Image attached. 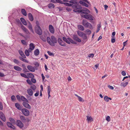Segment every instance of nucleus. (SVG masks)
<instances>
[{
    "mask_svg": "<svg viewBox=\"0 0 130 130\" xmlns=\"http://www.w3.org/2000/svg\"><path fill=\"white\" fill-rule=\"evenodd\" d=\"M21 42L22 43V44L24 45H27V42L24 40H21Z\"/></svg>",
    "mask_w": 130,
    "mask_h": 130,
    "instance_id": "c03bdc74",
    "label": "nucleus"
},
{
    "mask_svg": "<svg viewBox=\"0 0 130 130\" xmlns=\"http://www.w3.org/2000/svg\"><path fill=\"white\" fill-rule=\"evenodd\" d=\"M27 67L28 69L30 71L32 72L35 71V69L32 66L30 65H28Z\"/></svg>",
    "mask_w": 130,
    "mask_h": 130,
    "instance_id": "9b49d317",
    "label": "nucleus"
},
{
    "mask_svg": "<svg viewBox=\"0 0 130 130\" xmlns=\"http://www.w3.org/2000/svg\"><path fill=\"white\" fill-rule=\"evenodd\" d=\"M128 84V83L126 82L125 83H121L120 84V86H121L123 87H125Z\"/></svg>",
    "mask_w": 130,
    "mask_h": 130,
    "instance_id": "ea45409f",
    "label": "nucleus"
},
{
    "mask_svg": "<svg viewBox=\"0 0 130 130\" xmlns=\"http://www.w3.org/2000/svg\"><path fill=\"white\" fill-rule=\"evenodd\" d=\"M35 65L37 67H39V63L37 62H36L35 63Z\"/></svg>",
    "mask_w": 130,
    "mask_h": 130,
    "instance_id": "338daca9",
    "label": "nucleus"
},
{
    "mask_svg": "<svg viewBox=\"0 0 130 130\" xmlns=\"http://www.w3.org/2000/svg\"><path fill=\"white\" fill-rule=\"evenodd\" d=\"M22 28L23 30L27 34H28L29 32L28 29L25 28L24 26H23L22 27Z\"/></svg>",
    "mask_w": 130,
    "mask_h": 130,
    "instance_id": "bb28decb",
    "label": "nucleus"
},
{
    "mask_svg": "<svg viewBox=\"0 0 130 130\" xmlns=\"http://www.w3.org/2000/svg\"><path fill=\"white\" fill-rule=\"evenodd\" d=\"M75 96L78 98V100L80 102H83L84 101V100L76 94H75Z\"/></svg>",
    "mask_w": 130,
    "mask_h": 130,
    "instance_id": "b1692460",
    "label": "nucleus"
},
{
    "mask_svg": "<svg viewBox=\"0 0 130 130\" xmlns=\"http://www.w3.org/2000/svg\"><path fill=\"white\" fill-rule=\"evenodd\" d=\"M36 32L39 35H41L42 34V31L39 26H36L35 28Z\"/></svg>",
    "mask_w": 130,
    "mask_h": 130,
    "instance_id": "39448f33",
    "label": "nucleus"
},
{
    "mask_svg": "<svg viewBox=\"0 0 130 130\" xmlns=\"http://www.w3.org/2000/svg\"><path fill=\"white\" fill-rule=\"evenodd\" d=\"M22 104L25 107L28 109H30V106L27 102H23L22 103Z\"/></svg>",
    "mask_w": 130,
    "mask_h": 130,
    "instance_id": "f8f14e48",
    "label": "nucleus"
},
{
    "mask_svg": "<svg viewBox=\"0 0 130 130\" xmlns=\"http://www.w3.org/2000/svg\"><path fill=\"white\" fill-rule=\"evenodd\" d=\"M7 124L9 127L14 129H15V127L13 125H12V123L10 122H7Z\"/></svg>",
    "mask_w": 130,
    "mask_h": 130,
    "instance_id": "4468645a",
    "label": "nucleus"
},
{
    "mask_svg": "<svg viewBox=\"0 0 130 130\" xmlns=\"http://www.w3.org/2000/svg\"><path fill=\"white\" fill-rule=\"evenodd\" d=\"M87 120H88V123L90 122L93 121V119L92 118L91 116H87Z\"/></svg>",
    "mask_w": 130,
    "mask_h": 130,
    "instance_id": "a211bd4d",
    "label": "nucleus"
},
{
    "mask_svg": "<svg viewBox=\"0 0 130 130\" xmlns=\"http://www.w3.org/2000/svg\"><path fill=\"white\" fill-rule=\"evenodd\" d=\"M21 76L24 78H28V77L27 75H26L25 74L22 73L20 74Z\"/></svg>",
    "mask_w": 130,
    "mask_h": 130,
    "instance_id": "a18cd8bd",
    "label": "nucleus"
},
{
    "mask_svg": "<svg viewBox=\"0 0 130 130\" xmlns=\"http://www.w3.org/2000/svg\"><path fill=\"white\" fill-rule=\"evenodd\" d=\"M21 12L24 15L26 16L27 15V13L26 10L24 9H22L21 10Z\"/></svg>",
    "mask_w": 130,
    "mask_h": 130,
    "instance_id": "c756f323",
    "label": "nucleus"
},
{
    "mask_svg": "<svg viewBox=\"0 0 130 130\" xmlns=\"http://www.w3.org/2000/svg\"><path fill=\"white\" fill-rule=\"evenodd\" d=\"M23 114L26 116H28L29 114V112L28 110L25 108H23L21 109Z\"/></svg>",
    "mask_w": 130,
    "mask_h": 130,
    "instance_id": "0eeeda50",
    "label": "nucleus"
},
{
    "mask_svg": "<svg viewBox=\"0 0 130 130\" xmlns=\"http://www.w3.org/2000/svg\"><path fill=\"white\" fill-rule=\"evenodd\" d=\"M28 28L32 32H34V31L32 29V26L31 24L30 23H29V24L28 25Z\"/></svg>",
    "mask_w": 130,
    "mask_h": 130,
    "instance_id": "a878e982",
    "label": "nucleus"
},
{
    "mask_svg": "<svg viewBox=\"0 0 130 130\" xmlns=\"http://www.w3.org/2000/svg\"><path fill=\"white\" fill-rule=\"evenodd\" d=\"M67 79L69 81H70L72 80V79L70 76H69V77L67 78Z\"/></svg>",
    "mask_w": 130,
    "mask_h": 130,
    "instance_id": "774afa93",
    "label": "nucleus"
},
{
    "mask_svg": "<svg viewBox=\"0 0 130 130\" xmlns=\"http://www.w3.org/2000/svg\"><path fill=\"white\" fill-rule=\"evenodd\" d=\"M11 99L12 101H14L15 100V96L14 95H12L11 97Z\"/></svg>",
    "mask_w": 130,
    "mask_h": 130,
    "instance_id": "603ef678",
    "label": "nucleus"
},
{
    "mask_svg": "<svg viewBox=\"0 0 130 130\" xmlns=\"http://www.w3.org/2000/svg\"><path fill=\"white\" fill-rule=\"evenodd\" d=\"M17 125L20 128H22L24 126V124L22 121L19 120L17 121Z\"/></svg>",
    "mask_w": 130,
    "mask_h": 130,
    "instance_id": "6e6552de",
    "label": "nucleus"
},
{
    "mask_svg": "<svg viewBox=\"0 0 130 130\" xmlns=\"http://www.w3.org/2000/svg\"><path fill=\"white\" fill-rule=\"evenodd\" d=\"M68 39L70 41V42L68 41V40H66V42L70 44V42H71V43H75V42L74 41L71 39L70 38H68Z\"/></svg>",
    "mask_w": 130,
    "mask_h": 130,
    "instance_id": "2f4dec72",
    "label": "nucleus"
},
{
    "mask_svg": "<svg viewBox=\"0 0 130 130\" xmlns=\"http://www.w3.org/2000/svg\"><path fill=\"white\" fill-rule=\"evenodd\" d=\"M49 29L50 32L52 33L53 34L54 32V30L53 26L50 25L49 26Z\"/></svg>",
    "mask_w": 130,
    "mask_h": 130,
    "instance_id": "2eb2a0df",
    "label": "nucleus"
},
{
    "mask_svg": "<svg viewBox=\"0 0 130 130\" xmlns=\"http://www.w3.org/2000/svg\"><path fill=\"white\" fill-rule=\"evenodd\" d=\"M5 76V75L3 73H2L1 72H0V76L1 77H3L4 76Z\"/></svg>",
    "mask_w": 130,
    "mask_h": 130,
    "instance_id": "e2e57ef3",
    "label": "nucleus"
},
{
    "mask_svg": "<svg viewBox=\"0 0 130 130\" xmlns=\"http://www.w3.org/2000/svg\"><path fill=\"white\" fill-rule=\"evenodd\" d=\"M40 38L43 41L46 42L47 40L46 36L45 35H42L40 36Z\"/></svg>",
    "mask_w": 130,
    "mask_h": 130,
    "instance_id": "aec40b11",
    "label": "nucleus"
},
{
    "mask_svg": "<svg viewBox=\"0 0 130 130\" xmlns=\"http://www.w3.org/2000/svg\"><path fill=\"white\" fill-rule=\"evenodd\" d=\"M94 55L93 54H90L88 56L89 57H92L93 58L94 56Z\"/></svg>",
    "mask_w": 130,
    "mask_h": 130,
    "instance_id": "3c124183",
    "label": "nucleus"
},
{
    "mask_svg": "<svg viewBox=\"0 0 130 130\" xmlns=\"http://www.w3.org/2000/svg\"><path fill=\"white\" fill-rule=\"evenodd\" d=\"M21 99L23 101L25 102H28V100L24 96H21Z\"/></svg>",
    "mask_w": 130,
    "mask_h": 130,
    "instance_id": "c9c22d12",
    "label": "nucleus"
},
{
    "mask_svg": "<svg viewBox=\"0 0 130 130\" xmlns=\"http://www.w3.org/2000/svg\"><path fill=\"white\" fill-rule=\"evenodd\" d=\"M47 53H48V55H49L50 56H54V54L52 52H51L49 51H48Z\"/></svg>",
    "mask_w": 130,
    "mask_h": 130,
    "instance_id": "09e8293b",
    "label": "nucleus"
},
{
    "mask_svg": "<svg viewBox=\"0 0 130 130\" xmlns=\"http://www.w3.org/2000/svg\"><path fill=\"white\" fill-rule=\"evenodd\" d=\"M47 93L48 95V98H49V97L50 96V93L51 90V89L50 87V86H48L47 88Z\"/></svg>",
    "mask_w": 130,
    "mask_h": 130,
    "instance_id": "473e14b6",
    "label": "nucleus"
},
{
    "mask_svg": "<svg viewBox=\"0 0 130 130\" xmlns=\"http://www.w3.org/2000/svg\"><path fill=\"white\" fill-rule=\"evenodd\" d=\"M104 100L106 102H108L109 101V100H111V98L108 97L107 96H105L104 97Z\"/></svg>",
    "mask_w": 130,
    "mask_h": 130,
    "instance_id": "72a5a7b5",
    "label": "nucleus"
},
{
    "mask_svg": "<svg viewBox=\"0 0 130 130\" xmlns=\"http://www.w3.org/2000/svg\"><path fill=\"white\" fill-rule=\"evenodd\" d=\"M39 92L38 91H37L36 93L35 94V96H38L39 94Z\"/></svg>",
    "mask_w": 130,
    "mask_h": 130,
    "instance_id": "13d9d810",
    "label": "nucleus"
},
{
    "mask_svg": "<svg viewBox=\"0 0 130 130\" xmlns=\"http://www.w3.org/2000/svg\"><path fill=\"white\" fill-rule=\"evenodd\" d=\"M27 76L28 77L32 78L34 77V75L32 73H28L27 74Z\"/></svg>",
    "mask_w": 130,
    "mask_h": 130,
    "instance_id": "4c0bfd02",
    "label": "nucleus"
},
{
    "mask_svg": "<svg viewBox=\"0 0 130 130\" xmlns=\"http://www.w3.org/2000/svg\"><path fill=\"white\" fill-rule=\"evenodd\" d=\"M71 10L70 7H68L66 8V10H68V11H71Z\"/></svg>",
    "mask_w": 130,
    "mask_h": 130,
    "instance_id": "0e129e2a",
    "label": "nucleus"
},
{
    "mask_svg": "<svg viewBox=\"0 0 130 130\" xmlns=\"http://www.w3.org/2000/svg\"><path fill=\"white\" fill-rule=\"evenodd\" d=\"M29 48L28 49L29 52H31L35 48V46L34 44L32 43H30L29 44Z\"/></svg>",
    "mask_w": 130,
    "mask_h": 130,
    "instance_id": "1a4fd4ad",
    "label": "nucleus"
},
{
    "mask_svg": "<svg viewBox=\"0 0 130 130\" xmlns=\"http://www.w3.org/2000/svg\"><path fill=\"white\" fill-rule=\"evenodd\" d=\"M13 68L15 70L18 71H20L22 70V69L18 66H14Z\"/></svg>",
    "mask_w": 130,
    "mask_h": 130,
    "instance_id": "412c9836",
    "label": "nucleus"
},
{
    "mask_svg": "<svg viewBox=\"0 0 130 130\" xmlns=\"http://www.w3.org/2000/svg\"><path fill=\"white\" fill-rule=\"evenodd\" d=\"M29 52V49H28V50H26L25 51V53L26 55L27 56H29V53L30 52Z\"/></svg>",
    "mask_w": 130,
    "mask_h": 130,
    "instance_id": "a19ab883",
    "label": "nucleus"
},
{
    "mask_svg": "<svg viewBox=\"0 0 130 130\" xmlns=\"http://www.w3.org/2000/svg\"><path fill=\"white\" fill-rule=\"evenodd\" d=\"M85 33L87 35H90L91 34V31L89 29H87L85 31Z\"/></svg>",
    "mask_w": 130,
    "mask_h": 130,
    "instance_id": "37998d69",
    "label": "nucleus"
},
{
    "mask_svg": "<svg viewBox=\"0 0 130 130\" xmlns=\"http://www.w3.org/2000/svg\"><path fill=\"white\" fill-rule=\"evenodd\" d=\"M63 39L64 41L61 39L59 38L58 39V42L59 44L60 45L62 46H65V43L64 42L65 41V37H63Z\"/></svg>",
    "mask_w": 130,
    "mask_h": 130,
    "instance_id": "423d86ee",
    "label": "nucleus"
},
{
    "mask_svg": "<svg viewBox=\"0 0 130 130\" xmlns=\"http://www.w3.org/2000/svg\"><path fill=\"white\" fill-rule=\"evenodd\" d=\"M101 27V23L98 24L97 25V28L100 29V28Z\"/></svg>",
    "mask_w": 130,
    "mask_h": 130,
    "instance_id": "69168bd1",
    "label": "nucleus"
},
{
    "mask_svg": "<svg viewBox=\"0 0 130 130\" xmlns=\"http://www.w3.org/2000/svg\"><path fill=\"white\" fill-rule=\"evenodd\" d=\"M78 28L79 29L82 31H83L84 29V27L81 25H78L77 26Z\"/></svg>",
    "mask_w": 130,
    "mask_h": 130,
    "instance_id": "7c9ffc66",
    "label": "nucleus"
},
{
    "mask_svg": "<svg viewBox=\"0 0 130 130\" xmlns=\"http://www.w3.org/2000/svg\"><path fill=\"white\" fill-rule=\"evenodd\" d=\"M46 39L47 43L52 46H54L55 44L57 42V39L54 36H51L50 38L47 37Z\"/></svg>",
    "mask_w": 130,
    "mask_h": 130,
    "instance_id": "f03ea898",
    "label": "nucleus"
},
{
    "mask_svg": "<svg viewBox=\"0 0 130 130\" xmlns=\"http://www.w3.org/2000/svg\"><path fill=\"white\" fill-rule=\"evenodd\" d=\"M73 38L74 40L76 41L79 42H80L81 41V40L78 38L77 36L76 35H74Z\"/></svg>",
    "mask_w": 130,
    "mask_h": 130,
    "instance_id": "dca6fc26",
    "label": "nucleus"
},
{
    "mask_svg": "<svg viewBox=\"0 0 130 130\" xmlns=\"http://www.w3.org/2000/svg\"><path fill=\"white\" fill-rule=\"evenodd\" d=\"M82 24L85 27L91 29L92 28L91 24L88 22H87L85 20H83L82 22Z\"/></svg>",
    "mask_w": 130,
    "mask_h": 130,
    "instance_id": "20e7f679",
    "label": "nucleus"
},
{
    "mask_svg": "<svg viewBox=\"0 0 130 130\" xmlns=\"http://www.w3.org/2000/svg\"><path fill=\"white\" fill-rule=\"evenodd\" d=\"M0 118L4 122L6 121V119L4 113L2 112H0Z\"/></svg>",
    "mask_w": 130,
    "mask_h": 130,
    "instance_id": "9d476101",
    "label": "nucleus"
},
{
    "mask_svg": "<svg viewBox=\"0 0 130 130\" xmlns=\"http://www.w3.org/2000/svg\"><path fill=\"white\" fill-rule=\"evenodd\" d=\"M31 82L34 83H35L36 82V80L34 78H32L31 79Z\"/></svg>",
    "mask_w": 130,
    "mask_h": 130,
    "instance_id": "5fc2aeb1",
    "label": "nucleus"
},
{
    "mask_svg": "<svg viewBox=\"0 0 130 130\" xmlns=\"http://www.w3.org/2000/svg\"><path fill=\"white\" fill-rule=\"evenodd\" d=\"M81 13V16L82 17L85 18V19L90 20H93V17L90 14H88V13H90L88 12L86 13H83L82 12Z\"/></svg>",
    "mask_w": 130,
    "mask_h": 130,
    "instance_id": "7ed1b4c3",
    "label": "nucleus"
},
{
    "mask_svg": "<svg viewBox=\"0 0 130 130\" xmlns=\"http://www.w3.org/2000/svg\"><path fill=\"white\" fill-rule=\"evenodd\" d=\"M3 109V106L2 103L0 102V109L1 110H2Z\"/></svg>",
    "mask_w": 130,
    "mask_h": 130,
    "instance_id": "864d4df0",
    "label": "nucleus"
},
{
    "mask_svg": "<svg viewBox=\"0 0 130 130\" xmlns=\"http://www.w3.org/2000/svg\"><path fill=\"white\" fill-rule=\"evenodd\" d=\"M30 88H31V89L33 90H35L36 89V87L34 85L31 86Z\"/></svg>",
    "mask_w": 130,
    "mask_h": 130,
    "instance_id": "49530a36",
    "label": "nucleus"
},
{
    "mask_svg": "<svg viewBox=\"0 0 130 130\" xmlns=\"http://www.w3.org/2000/svg\"><path fill=\"white\" fill-rule=\"evenodd\" d=\"M19 52L20 54L22 57L24 58H26V56L25 55L22 51L21 50H19Z\"/></svg>",
    "mask_w": 130,
    "mask_h": 130,
    "instance_id": "393cba45",
    "label": "nucleus"
},
{
    "mask_svg": "<svg viewBox=\"0 0 130 130\" xmlns=\"http://www.w3.org/2000/svg\"><path fill=\"white\" fill-rule=\"evenodd\" d=\"M108 87L111 89L113 90L114 89V88L113 86L109 85L108 86Z\"/></svg>",
    "mask_w": 130,
    "mask_h": 130,
    "instance_id": "bf43d9fd",
    "label": "nucleus"
},
{
    "mask_svg": "<svg viewBox=\"0 0 130 130\" xmlns=\"http://www.w3.org/2000/svg\"><path fill=\"white\" fill-rule=\"evenodd\" d=\"M66 6H71L74 9L73 11L76 12H82L83 13H86L90 12V11L87 8L81 9L82 7L81 6L78 5H74L66 3Z\"/></svg>",
    "mask_w": 130,
    "mask_h": 130,
    "instance_id": "f257e3e1",
    "label": "nucleus"
},
{
    "mask_svg": "<svg viewBox=\"0 0 130 130\" xmlns=\"http://www.w3.org/2000/svg\"><path fill=\"white\" fill-rule=\"evenodd\" d=\"M20 118L23 122H25L26 120V119L23 116H20Z\"/></svg>",
    "mask_w": 130,
    "mask_h": 130,
    "instance_id": "f704fd0d",
    "label": "nucleus"
},
{
    "mask_svg": "<svg viewBox=\"0 0 130 130\" xmlns=\"http://www.w3.org/2000/svg\"><path fill=\"white\" fill-rule=\"evenodd\" d=\"M48 8H54L55 7L54 5L52 3H50L48 5Z\"/></svg>",
    "mask_w": 130,
    "mask_h": 130,
    "instance_id": "e433bc0d",
    "label": "nucleus"
},
{
    "mask_svg": "<svg viewBox=\"0 0 130 130\" xmlns=\"http://www.w3.org/2000/svg\"><path fill=\"white\" fill-rule=\"evenodd\" d=\"M79 3L80 4H82L83 5L84 4V3L85 2H84L82 1H80L79 2Z\"/></svg>",
    "mask_w": 130,
    "mask_h": 130,
    "instance_id": "680f3d73",
    "label": "nucleus"
},
{
    "mask_svg": "<svg viewBox=\"0 0 130 130\" xmlns=\"http://www.w3.org/2000/svg\"><path fill=\"white\" fill-rule=\"evenodd\" d=\"M77 33L78 36L81 37H82L85 34L83 32L80 31H77Z\"/></svg>",
    "mask_w": 130,
    "mask_h": 130,
    "instance_id": "58836bf2",
    "label": "nucleus"
},
{
    "mask_svg": "<svg viewBox=\"0 0 130 130\" xmlns=\"http://www.w3.org/2000/svg\"><path fill=\"white\" fill-rule=\"evenodd\" d=\"M9 121L11 122L12 123L14 124L15 123V120L12 118H9Z\"/></svg>",
    "mask_w": 130,
    "mask_h": 130,
    "instance_id": "79ce46f5",
    "label": "nucleus"
},
{
    "mask_svg": "<svg viewBox=\"0 0 130 130\" xmlns=\"http://www.w3.org/2000/svg\"><path fill=\"white\" fill-rule=\"evenodd\" d=\"M56 3L65 4V0H56Z\"/></svg>",
    "mask_w": 130,
    "mask_h": 130,
    "instance_id": "f3484780",
    "label": "nucleus"
},
{
    "mask_svg": "<svg viewBox=\"0 0 130 130\" xmlns=\"http://www.w3.org/2000/svg\"><path fill=\"white\" fill-rule=\"evenodd\" d=\"M114 37V36H112V39H111V42L112 43H114V42H115V39L113 38Z\"/></svg>",
    "mask_w": 130,
    "mask_h": 130,
    "instance_id": "4d7b16f0",
    "label": "nucleus"
},
{
    "mask_svg": "<svg viewBox=\"0 0 130 130\" xmlns=\"http://www.w3.org/2000/svg\"><path fill=\"white\" fill-rule=\"evenodd\" d=\"M27 92L30 96H32L33 94V92L32 90L30 89H28L27 90Z\"/></svg>",
    "mask_w": 130,
    "mask_h": 130,
    "instance_id": "6ab92c4d",
    "label": "nucleus"
},
{
    "mask_svg": "<svg viewBox=\"0 0 130 130\" xmlns=\"http://www.w3.org/2000/svg\"><path fill=\"white\" fill-rule=\"evenodd\" d=\"M122 75L124 76H125L126 75V73L125 71H122Z\"/></svg>",
    "mask_w": 130,
    "mask_h": 130,
    "instance_id": "052dcab7",
    "label": "nucleus"
},
{
    "mask_svg": "<svg viewBox=\"0 0 130 130\" xmlns=\"http://www.w3.org/2000/svg\"><path fill=\"white\" fill-rule=\"evenodd\" d=\"M27 82L29 84L31 85L32 84L31 81L29 79H27L26 80Z\"/></svg>",
    "mask_w": 130,
    "mask_h": 130,
    "instance_id": "6e6d98bb",
    "label": "nucleus"
},
{
    "mask_svg": "<svg viewBox=\"0 0 130 130\" xmlns=\"http://www.w3.org/2000/svg\"><path fill=\"white\" fill-rule=\"evenodd\" d=\"M83 40L82 41V43L84 44L87 41V36L85 34H84L83 35L82 37Z\"/></svg>",
    "mask_w": 130,
    "mask_h": 130,
    "instance_id": "ddd939ff",
    "label": "nucleus"
},
{
    "mask_svg": "<svg viewBox=\"0 0 130 130\" xmlns=\"http://www.w3.org/2000/svg\"><path fill=\"white\" fill-rule=\"evenodd\" d=\"M106 120L108 122H109L110 121V117L109 116H107L106 117Z\"/></svg>",
    "mask_w": 130,
    "mask_h": 130,
    "instance_id": "de8ad7c7",
    "label": "nucleus"
},
{
    "mask_svg": "<svg viewBox=\"0 0 130 130\" xmlns=\"http://www.w3.org/2000/svg\"><path fill=\"white\" fill-rule=\"evenodd\" d=\"M15 106L17 109L19 110H21L22 109V107L18 103H16L15 104Z\"/></svg>",
    "mask_w": 130,
    "mask_h": 130,
    "instance_id": "4be33fe9",
    "label": "nucleus"
},
{
    "mask_svg": "<svg viewBox=\"0 0 130 130\" xmlns=\"http://www.w3.org/2000/svg\"><path fill=\"white\" fill-rule=\"evenodd\" d=\"M20 20L22 23L25 25H26L27 24L24 19L22 18H21Z\"/></svg>",
    "mask_w": 130,
    "mask_h": 130,
    "instance_id": "cd10ccee",
    "label": "nucleus"
},
{
    "mask_svg": "<svg viewBox=\"0 0 130 130\" xmlns=\"http://www.w3.org/2000/svg\"><path fill=\"white\" fill-rule=\"evenodd\" d=\"M13 62L16 64H18L19 62V61L17 59H14L13 61Z\"/></svg>",
    "mask_w": 130,
    "mask_h": 130,
    "instance_id": "8fccbe9b",
    "label": "nucleus"
},
{
    "mask_svg": "<svg viewBox=\"0 0 130 130\" xmlns=\"http://www.w3.org/2000/svg\"><path fill=\"white\" fill-rule=\"evenodd\" d=\"M40 53L38 49H36L34 52V54L36 56H37L39 55Z\"/></svg>",
    "mask_w": 130,
    "mask_h": 130,
    "instance_id": "c85d7f7f",
    "label": "nucleus"
},
{
    "mask_svg": "<svg viewBox=\"0 0 130 130\" xmlns=\"http://www.w3.org/2000/svg\"><path fill=\"white\" fill-rule=\"evenodd\" d=\"M28 16L29 20L31 21H32L33 20L34 18L33 17L31 13H29L28 14Z\"/></svg>",
    "mask_w": 130,
    "mask_h": 130,
    "instance_id": "5701e85b",
    "label": "nucleus"
}]
</instances>
